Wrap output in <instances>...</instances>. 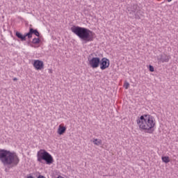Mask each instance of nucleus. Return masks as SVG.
<instances>
[{
  "label": "nucleus",
  "mask_w": 178,
  "mask_h": 178,
  "mask_svg": "<svg viewBox=\"0 0 178 178\" xmlns=\"http://www.w3.org/2000/svg\"><path fill=\"white\" fill-rule=\"evenodd\" d=\"M136 123L141 131H147L149 134L154 133L156 127V120L151 115H143L136 120Z\"/></svg>",
  "instance_id": "1"
},
{
  "label": "nucleus",
  "mask_w": 178,
  "mask_h": 178,
  "mask_svg": "<svg viewBox=\"0 0 178 178\" xmlns=\"http://www.w3.org/2000/svg\"><path fill=\"white\" fill-rule=\"evenodd\" d=\"M0 161L4 166L15 168L17 166L20 159L15 152L0 149Z\"/></svg>",
  "instance_id": "2"
},
{
  "label": "nucleus",
  "mask_w": 178,
  "mask_h": 178,
  "mask_svg": "<svg viewBox=\"0 0 178 178\" xmlns=\"http://www.w3.org/2000/svg\"><path fill=\"white\" fill-rule=\"evenodd\" d=\"M71 31L76 35L82 41H86V42H90L94 40L93 32L87 28L73 26L71 27Z\"/></svg>",
  "instance_id": "3"
},
{
  "label": "nucleus",
  "mask_w": 178,
  "mask_h": 178,
  "mask_svg": "<svg viewBox=\"0 0 178 178\" xmlns=\"http://www.w3.org/2000/svg\"><path fill=\"white\" fill-rule=\"evenodd\" d=\"M37 156L38 162H42V161H45L47 165H51V163H54V158L45 149H40V151H38L37 153Z\"/></svg>",
  "instance_id": "4"
},
{
  "label": "nucleus",
  "mask_w": 178,
  "mask_h": 178,
  "mask_svg": "<svg viewBox=\"0 0 178 178\" xmlns=\"http://www.w3.org/2000/svg\"><path fill=\"white\" fill-rule=\"evenodd\" d=\"M88 63L92 69H97L99 67V63H101V58L99 57H93L88 58Z\"/></svg>",
  "instance_id": "5"
},
{
  "label": "nucleus",
  "mask_w": 178,
  "mask_h": 178,
  "mask_svg": "<svg viewBox=\"0 0 178 178\" xmlns=\"http://www.w3.org/2000/svg\"><path fill=\"white\" fill-rule=\"evenodd\" d=\"M109 65H110L109 59L106 58H102V60H100L99 66H100L101 70H105V69H108V67H109Z\"/></svg>",
  "instance_id": "6"
},
{
  "label": "nucleus",
  "mask_w": 178,
  "mask_h": 178,
  "mask_svg": "<svg viewBox=\"0 0 178 178\" xmlns=\"http://www.w3.org/2000/svg\"><path fill=\"white\" fill-rule=\"evenodd\" d=\"M33 66L35 70H42L44 69V62L40 60H33Z\"/></svg>",
  "instance_id": "7"
},
{
  "label": "nucleus",
  "mask_w": 178,
  "mask_h": 178,
  "mask_svg": "<svg viewBox=\"0 0 178 178\" xmlns=\"http://www.w3.org/2000/svg\"><path fill=\"white\" fill-rule=\"evenodd\" d=\"M33 34L36 35V37H40V32H38L37 29H33V28L29 29V32L26 33V35H27L28 38H31Z\"/></svg>",
  "instance_id": "8"
},
{
  "label": "nucleus",
  "mask_w": 178,
  "mask_h": 178,
  "mask_svg": "<svg viewBox=\"0 0 178 178\" xmlns=\"http://www.w3.org/2000/svg\"><path fill=\"white\" fill-rule=\"evenodd\" d=\"M170 59V56H168L165 54L163 55H160L159 57L157 58V60H159V62H161L162 63H165L167 62H169Z\"/></svg>",
  "instance_id": "9"
},
{
  "label": "nucleus",
  "mask_w": 178,
  "mask_h": 178,
  "mask_svg": "<svg viewBox=\"0 0 178 178\" xmlns=\"http://www.w3.org/2000/svg\"><path fill=\"white\" fill-rule=\"evenodd\" d=\"M15 35L16 37H17V38H19L20 40H22V41H26V38L27 37L26 34L23 35L19 32H16Z\"/></svg>",
  "instance_id": "10"
},
{
  "label": "nucleus",
  "mask_w": 178,
  "mask_h": 178,
  "mask_svg": "<svg viewBox=\"0 0 178 178\" xmlns=\"http://www.w3.org/2000/svg\"><path fill=\"white\" fill-rule=\"evenodd\" d=\"M65 131H66V128L60 125L58 129V134L62 136Z\"/></svg>",
  "instance_id": "11"
},
{
  "label": "nucleus",
  "mask_w": 178,
  "mask_h": 178,
  "mask_svg": "<svg viewBox=\"0 0 178 178\" xmlns=\"http://www.w3.org/2000/svg\"><path fill=\"white\" fill-rule=\"evenodd\" d=\"M92 143L95 145H102V140L100 139H93Z\"/></svg>",
  "instance_id": "12"
},
{
  "label": "nucleus",
  "mask_w": 178,
  "mask_h": 178,
  "mask_svg": "<svg viewBox=\"0 0 178 178\" xmlns=\"http://www.w3.org/2000/svg\"><path fill=\"white\" fill-rule=\"evenodd\" d=\"M161 159L164 163H169L170 162V159H169V156H162Z\"/></svg>",
  "instance_id": "13"
},
{
  "label": "nucleus",
  "mask_w": 178,
  "mask_h": 178,
  "mask_svg": "<svg viewBox=\"0 0 178 178\" xmlns=\"http://www.w3.org/2000/svg\"><path fill=\"white\" fill-rule=\"evenodd\" d=\"M33 44H40V38H35L32 40Z\"/></svg>",
  "instance_id": "14"
},
{
  "label": "nucleus",
  "mask_w": 178,
  "mask_h": 178,
  "mask_svg": "<svg viewBox=\"0 0 178 178\" xmlns=\"http://www.w3.org/2000/svg\"><path fill=\"white\" fill-rule=\"evenodd\" d=\"M137 9H138L137 5H134L133 8L131 10L133 13H136V12H137Z\"/></svg>",
  "instance_id": "15"
},
{
  "label": "nucleus",
  "mask_w": 178,
  "mask_h": 178,
  "mask_svg": "<svg viewBox=\"0 0 178 178\" xmlns=\"http://www.w3.org/2000/svg\"><path fill=\"white\" fill-rule=\"evenodd\" d=\"M130 86V84L128 82H126L124 85V87L126 90H127L129 88V87Z\"/></svg>",
  "instance_id": "16"
},
{
  "label": "nucleus",
  "mask_w": 178,
  "mask_h": 178,
  "mask_svg": "<svg viewBox=\"0 0 178 178\" xmlns=\"http://www.w3.org/2000/svg\"><path fill=\"white\" fill-rule=\"evenodd\" d=\"M149 72H154V66L149 65Z\"/></svg>",
  "instance_id": "17"
},
{
  "label": "nucleus",
  "mask_w": 178,
  "mask_h": 178,
  "mask_svg": "<svg viewBox=\"0 0 178 178\" xmlns=\"http://www.w3.org/2000/svg\"><path fill=\"white\" fill-rule=\"evenodd\" d=\"M17 78H14V79H13V81H17Z\"/></svg>",
  "instance_id": "18"
},
{
  "label": "nucleus",
  "mask_w": 178,
  "mask_h": 178,
  "mask_svg": "<svg viewBox=\"0 0 178 178\" xmlns=\"http://www.w3.org/2000/svg\"><path fill=\"white\" fill-rule=\"evenodd\" d=\"M168 2H172V0H167Z\"/></svg>",
  "instance_id": "19"
},
{
  "label": "nucleus",
  "mask_w": 178,
  "mask_h": 178,
  "mask_svg": "<svg viewBox=\"0 0 178 178\" xmlns=\"http://www.w3.org/2000/svg\"><path fill=\"white\" fill-rule=\"evenodd\" d=\"M6 172H8V170L6 169Z\"/></svg>",
  "instance_id": "20"
}]
</instances>
